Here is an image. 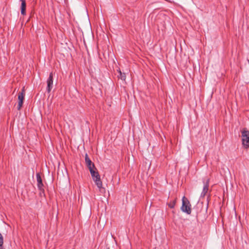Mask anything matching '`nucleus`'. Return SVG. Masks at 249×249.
Segmentation results:
<instances>
[{
	"label": "nucleus",
	"instance_id": "8",
	"mask_svg": "<svg viewBox=\"0 0 249 249\" xmlns=\"http://www.w3.org/2000/svg\"><path fill=\"white\" fill-rule=\"evenodd\" d=\"M85 159V162L89 169V168H90V169H94L95 168L94 164L92 162L87 154H86Z\"/></svg>",
	"mask_w": 249,
	"mask_h": 249
},
{
	"label": "nucleus",
	"instance_id": "2",
	"mask_svg": "<svg viewBox=\"0 0 249 249\" xmlns=\"http://www.w3.org/2000/svg\"><path fill=\"white\" fill-rule=\"evenodd\" d=\"M241 133L242 144L245 148L248 149L249 148V131L244 128Z\"/></svg>",
	"mask_w": 249,
	"mask_h": 249
},
{
	"label": "nucleus",
	"instance_id": "12",
	"mask_svg": "<svg viewBox=\"0 0 249 249\" xmlns=\"http://www.w3.org/2000/svg\"><path fill=\"white\" fill-rule=\"evenodd\" d=\"M3 243V239L2 234L0 233V247H2Z\"/></svg>",
	"mask_w": 249,
	"mask_h": 249
},
{
	"label": "nucleus",
	"instance_id": "11",
	"mask_svg": "<svg viewBox=\"0 0 249 249\" xmlns=\"http://www.w3.org/2000/svg\"><path fill=\"white\" fill-rule=\"evenodd\" d=\"M176 199H174L173 200V201H171L169 204H168V206L172 209V208H174L175 206V204H176Z\"/></svg>",
	"mask_w": 249,
	"mask_h": 249
},
{
	"label": "nucleus",
	"instance_id": "4",
	"mask_svg": "<svg viewBox=\"0 0 249 249\" xmlns=\"http://www.w3.org/2000/svg\"><path fill=\"white\" fill-rule=\"evenodd\" d=\"M24 95H25V90L24 88L23 87L21 90V92H19L18 95V109L19 110L23 105V101L24 98Z\"/></svg>",
	"mask_w": 249,
	"mask_h": 249
},
{
	"label": "nucleus",
	"instance_id": "1",
	"mask_svg": "<svg viewBox=\"0 0 249 249\" xmlns=\"http://www.w3.org/2000/svg\"><path fill=\"white\" fill-rule=\"evenodd\" d=\"M89 171L92 178L95 182L97 187L99 189H101L102 187V182L101 181L99 174L94 169H90V168H89Z\"/></svg>",
	"mask_w": 249,
	"mask_h": 249
},
{
	"label": "nucleus",
	"instance_id": "3",
	"mask_svg": "<svg viewBox=\"0 0 249 249\" xmlns=\"http://www.w3.org/2000/svg\"><path fill=\"white\" fill-rule=\"evenodd\" d=\"M182 204L181 207V210L183 212L190 214L191 213V205L189 201L185 196H183L182 199Z\"/></svg>",
	"mask_w": 249,
	"mask_h": 249
},
{
	"label": "nucleus",
	"instance_id": "6",
	"mask_svg": "<svg viewBox=\"0 0 249 249\" xmlns=\"http://www.w3.org/2000/svg\"><path fill=\"white\" fill-rule=\"evenodd\" d=\"M47 90L48 93L50 92L53 87V74L51 72L47 80Z\"/></svg>",
	"mask_w": 249,
	"mask_h": 249
},
{
	"label": "nucleus",
	"instance_id": "9",
	"mask_svg": "<svg viewBox=\"0 0 249 249\" xmlns=\"http://www.w3.org/2000/svg\"><path fill=\"white\" fill-rule=\"evenodd\" d=\"M21 1V14L24 16L26 15V1L25 0H20Z\"/></svg>",
	"mask_w": 249,
	"mask_h": 249
},
{
	"label": "nucleus",
	"instance_id": "7",
	"mask_svg": "<svg viewBox=\"0 0 249 249\" xmlns=\"http://www.w3.org/2000/svg\"><path fill=\"white\" fill-rule=\"evenodd\" d=\"M209 181H210L209 179H207L206 180V182H205L204 180L203 181L204 186H203V190H202V191L201 195H200V196L201 197H204L205 196L206 193L208 192V188H209Z\"/></svg>",
	"mask_w": 249,
	"mask_h": 249
},
{
	"label": "nucleus",
	"instance_id": "10",
	"mask_svg": "<svg viewBox=\"0 0 249 249\" xmlns=\"http://www.w3.org/2000/svg\"><path fill=\"white\" fill-rule=\"evenodd\" d=\"M118 71L119 73L118 77L119 78L121 79L123 81H125L126 79V76L124 73H122L120 70V69H119L118 70Z\"/></svg>",
	"mask_w": 249,
	"mask_h": 249
},
{
	"label": "nucleus",
	"instance_id": "5",
	"mask_svg": "<svg viewBox=\"0 0 249 249\" xmlns=\"http://www.w3.org/2000/svg\"><path fill=\"white\" fill-rule=\"evenodd\" d=\"M36 181H37V186L38 187V189L40 191V194L41 193H44V190L43 189V184L42 183V178H41V176L40 175V174L39 173H36Z\"/></svg>",
	"mask_w": 249,
	"mask_h": 249
}]
</instances>
